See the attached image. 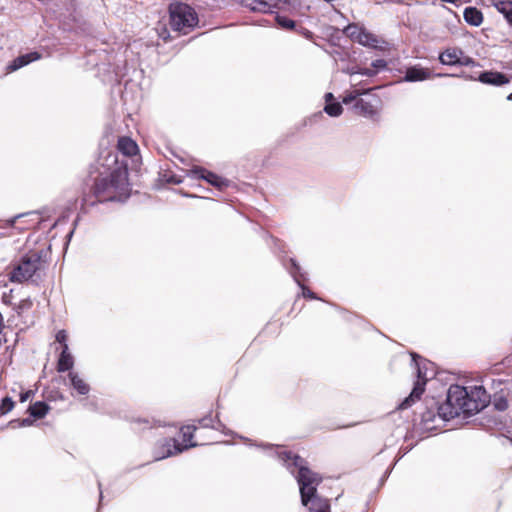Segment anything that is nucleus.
Returning a JSON list of instances; mask_svg holds the SVG:
<instances>
[{
    "mask_svg": "<svg viewBox=\"0 0 512 512\" xmlns=\"http://www.w3.org/2000/svg\"><path fill=\"white\" fill-rule=\"evenodd\" d=\"M275 455L287 469L295 475L299 484L301 502L308 507L309 512H330L328 499L317 494V486L322 478L307 467V462L291 451L278 448Z\"/></svg>",
    "mask_w": 512,
    "mask_h": 512,
    "instance_id": "f257e3e1",
    "label": "nucleus"
},
{
    "mask_svg": "<svg viewBox=\"0 0 512 512\" xmlns=\"http://www.w3.org/2000/svg\"><path fill=\"white\" fill-rule=\"evenodd\" d=\"M130 195L128 169L126 164L117 165L108 176L96 180L93 195H84L81 210L86 212L87 206L96 202L125 201Z\"/></svg>",
    "mask_w": 512,
    "mask_h": 512,
    "instance_id": "f03ea898",
    "label": "nucleus"
},
{
    "mask_svg": "<svg viewBox=\"0 0 512 512\" xmlns=\"http://www.w3.org/2000/svg\"><path fill=\"white\" fill-rule=\"evenodd\" d=\"M480 409L479 404L469 397L465 387L451 385L446 401L438 407V415L443 420H450L461 414L470 415Z\"/></svg>",
    "mask_w": 512,
    "mask_h": 512,
    "instance_id": "7ed1b4c3",
    "label": "nucleus"
},
{
    "mask_svg": "<svg viewBox=\"0 0 512 512\" xmlns=\"http://www.w3.org/2000/svg\"><path fill=\"white\" fill-rule=\"evenodd\" d=\"M412 360L415 362L417 370V380L414 384L413 390L408 397H406L398 406L399 409L404 410L411 407L418 401L425 391L426 383L429 379L435 376L434 365L432 362L421 359L419 362L416 360L419 357L417 354L412 353Z\"/></svg>",
    "mask_w": 512,
    "mask_h": 512,
    "instance_id": "20e7f679",
    "label": "nucleus"
},
{
    "mask_svg": "<svg viewBox=\"0 0 512 512\" xmlns=\"http://www.w3.org/2000/svg\"><path fill=\"white\" fill-rule=\"evenodd\" d=\"M170 25L173 30L187 34L198 23L195 10L188 4L173 2L169 6Z\"/></svg>",
    "mask_w": 512,
    "mask_h": 512,
    "instance_id": "39448f33",
    "label": "nucleus"
},
{
    "mask_svg": "<svg viewBox=\"0 0 512 512\" xmlns=\"http://www.w3.org/2000/svg\"><path fill=\"white\" fill-rule=\"evenodd\" d=\"M43 261L41 252L29 251L23 255L13 266L10 272V281L22 283L29 280L32 276L42 268Z\"/></svg>",
    "mask_w": 512,
    "mask_h": 512,
    "instance_id": "423d86ee",
    "label": "nucleus"
},
{
    "mask_svg": "<svg viewBox=\"0 0 512 512\" xmlns=\"http://www.w3.org/2000/svg\"><path fill=\"white\" fill-rule=\"evenodd\" d=\"M195 430L196 427L193 425L183 426L181 428V435L183 442H185V445L182 446L180 443L177 442L176 439H169L165 443V446L167 447V452L163 453L162 455L156 456L155 460L164 459L166 457L181 453L184 450H187L188 448L196 447L198 444L196 442H192L193 433Z\"/></svg>",
    "mask_w": 512,
    "mask_h": 512,
    "instance_id": "0eeeda50",
    "label": "nucleus"
},
{
    "mask_svg": "<svg viewBox=\"0 0 512 512\" xmlns=\"http://www.w3.org/2000/svg\"><path fill=\"white\" fill-rule=\"evenodd\" d=\"M438 77H443V76H452V77H462L466 80H476L475 77L473 76H469L465 73H462V74H437ZM477 80H479L480 82L484 83V84H489V85H494V86H502V85H505V84H508L510 82V79L503 73L501 72H496V71H485V72H482Z\"/></svg>",
    "mask_w": 512,
    "mask_h": 512,
    "instance_id": "6e6552de",
    "label": "nucleus"
},
{
    "mask_svg": "<svg viewBox=\"0 0 512 512\" xmlns=\"http://www.w3.org/2000/svg\"><path fill=\"white\" fill-rule=\"evenodd\" d=\"M288 0H240L243 7L253 12L276 13V9H282Z\"/></svg>",
    "mask_w": 512,
    "mask_h": 512,
    "instance_id": "1a4fd4ad",
    "label": "nucleus"
},
{
    "mask_svg": "<svg viewBox=\"0 0 512 512\" xmlns=\"http://www.w3.org/2000/svg\"><path fill=\"white\" fill-rule=\"evenodd\" d=\"M187 175L191 178L203 179L219 190L226 189L230 184L229 180H227L211 171H208L202 167L192 168L191 170L188 171Z\"/></svg>",
    "mask_w": 512,
    "mask_h": 512,
    "instance_id": "9d476101",
    "label": "nucleus"
},
{
    "mask_svg": "<svg viewBox=\"0 0 512 512\" xmlns=\"http://www.w3.org/2000/svg\"><path fill=\"white\" fill-rule=\"evenodd\" d=\"M290 267L288 268L291 276L294 278V280L297 282V284L302 288V294L305 298L310 299H316V295L307 287H305L302 284V281L304 280V275L301 273V268L297 264V262L294 259H290Z\"/></svg>",
    "mask_w": 512,
    "mask_h": 512,
    "instance_id": "9b49d317",
    "label": "nucleus"
},
{
    "mask_svg": "<svg viewBox=\"0 0 512 512\" xmlns=\"http://www.w3.org/2000/svg\"><path fill=\"white\" fill-rule=\"evenodd\" d=\"M373 101H376L375 96H372L371 99L359 98L354 104V109L365 117H372L377 113Z\"/></svg>",
    "mask_w": 512,
    "mask_h": 512,
    "instance_id": "f8f14e48",
    "label": "nucleus"
},
{
    "mask_svg": "<svg viewBox=\"0 0 512 512\" xmlns=\"http://www.w3.org/2000/svg\"><path fill=\"white\" fill-rule=\"evenodd\" d=\"M431 76L432 73L430 70L418 66H413L406 70L403 80L407 82H416L429 79Z\"/></svg>",
    "mask_w": 512,
    "mask_h": 512,
    "instance_id": "ddd939ff",
    "label": "nucleus"
},
{
    "mask_svg": "<svg viewBox=\"0 0 512 512\" xmlns=\"http://www.w3.org/2000/svg\"><path fill=\"white\" fill-rule=\"evenodd\" d=\"M487 5L494 6L506 21L512 26V1L509 0H485Z\"/></svg>",
    "mask_w": 512,
    "mask_h": 512,
    "instance_id": "4468645a",
    "label": "nucleus"
},
{
    "mask_svg": "<svg viewBox=\"0 0 512 512\" xmlns=\"http://www.w3.org/2000/svg\"><path fill=\"white\" fill-rule=\"evenodd\" d=\"M74 365V358L72 354L69 351L68 344H65L63 346V349L60 353L58 362H57V371L58 372H65L70 369H72Z\"/></svg>",
    "mask_w": 512,
    "mask_h": 512,
    "instance_id": "2eb2a0df",
    "label": "nucleus"
},
{
    "mask_svg": "<svg viewBox=\"0 0 512 512\" xmlns=\"http://www.w3.org/2000/svg\"><path fill=\"white\" fill-rule=\"evenodd\" d=\"M462 50L459 48H448L439 55V61L443 65L453 66L460 61Z\"/></svg>",
    "mask_w": 512,
    "mask_h": 512,
    "instance_id": "dca6fc26",
    "label": "nucleus"
},
{
    "mask_svg": "<svg viewBox=\"0 0 512 512\" xmlns=\"http://www.w3.org/2000/svg\"><path fill=\"white\" fill-rule=\"evenodd\" d=\"M118 150L124 156H133L138 152V145L129 137H121L117 144Z\"/></svg>",
    "mask_w": 512,
    "mask_h": 512,
    "instance_id": "f3484780",
    "label": "nucleus"
},
{
    "mask_svg": "<svg viewBox=\"0 0 512 512\" xmlns=\"http://www.w3.org/2000/svg\"><path fill=\"white\" fill-rule=\"evenodd\" d=\"M464 20L472 26H480L483 22V14L476 7H466L463 12Z\"/></svg>",
    "mask_w": 512,
    "mask_h": 512,
    "instance_id": "a211bd4d",
    "label": "nucleus"
},
{
    "mask_svg": "<svg viewBox=\"0 0 512 512\" xmlns=\"http://www.w3.org/2000/svg\"><path fill=\"white\" fill-rule=\"evenodd\" d=\"M40 55L37 52H31L25 55H21L13 60L12 63L9 64V71H16L17 69L39 59Z\"/></svg>",
    "mask_w": 512,
    "mask_h": 512,
    "instance_id": "6ab92c4d",
    "label": "nucleus"
},
{
    "mask_svg": "<svg viewBox=\"0 0 512 512\" xmlns=\"http://www.w3.org/2000/svg\"><path fill=\"white\" fill-rule=\"evenodd\" d=\"M69 378L73 388L81 395H86L90 391L89 385L79 377L75 372H69Z\"/></svg>",
    "mask_w": 512,
    "mask_h": 512,
    "instance_id": "aec40b11",
    "label": "nucleus"
},
{
    "mask_svg": "<svg viewBox=\"0 0 512 512\" xmlns=\"http://www.w3.org/2000/svg\"><path fill=\"white\" fill-rule=\"evenodd\" d=\"M354 42L368 47H376L378 44L377 38L365 28L360 32V35L357 36Z\"/></svg>",
    "mask_w": 512,
    "mask_h": 512,
    "instance_id": "412c9836",
    "label": "nucleus"
},
{
    "mask_svg": "<svg viewBox=\"0 0 512 512\" xmlns=\"http://www.w3.org/2000/svg\"><path fill=\"white\" fill-rule=\"evenodd\" d=\"M49 411V406L45 402H36L29 407V412L32 417L35 419H41L45 417V415Z\"/></svg>",
    "mask_w": 512,
    "mask_h": 512,
    "instance_id": "4be33fe9",
    "label": "nucleus"
},
{
    "mask_svg": "<svg viewBox=\"0 0 512 512\" xmlns=\"http://www.w3.org/2000/svg\"><path fill=\"white\" fill-rule=\"evenodd\" d=\"M363 29V26H360L357 23H351L344 28L343 33L352 41H355L357 36L360 35V32H362Z\"/></svg>",
    "mask_w": 512,
    "mask_h": 512,
    "instance_id": "5701e85b",
    "label": "nucleus"
},
{
    "mask_svg": "<svg viewBox=\"0 0 512 512\" xmlns=\"http://www.w3.org/2000/svg\"><path fill=\"white\" fill-rule=\"evenodd\" d=\"M324 111L332 117H337L341 115L343 108L340 103L334 102V103H327L324 107Z\"/></svg>",
    "mask_w": 512,
    "mask_h": 512,
    "instance_id": "b1692460",
    "label": "nucleus"
},
{
    "mask_svg": "<svg viewBox=\"0 0 512 512\" xmlns=\"http://www.w3.org/2000/svg\"><path fill=\"white\" fill-rule=\"evenodd\" d=\"M275 21L283 29L291 30L295 27V22L285 16H281V15L277 14L275 16Z\"/></svg>",
    "mask_w": 512,
    "mask_h": 512,
    "instance_id": "393cba45",
    "label": "nucleus"
},
{
    "mask_svg": "<svg viewBox=\"0 0 512 512\" xmlns=\"http://www.w3.org/2000/svg\"><path fill=\"white\" fill-rule=\"evenodd\" d=\"M367 91L366 90H360V89H355L354 91L346 94L343 98V103L344 104H350L352 103L353 101H357V99H359L358 97L360 95H363V94H366Z\"/></svg>",
    "mask_w": 512,
    "mask_h": 512,
    "instance_id": "a878e982",
    "label": "nucleus"
},
{
    "mask_svg": "<svg viewBox=\"0 0 512 512\" xmlns=\"http://www.w3.org/2000/svg\"><path fill=\"white\" fill-rule=\"evenodd\" d=\"M14 407V401L10 397H5L2 399L0 404V414L4 415L10 412Z\"/></svg>",
    "mask_w": 512,
    "mask_h": 512,
    "instance_id": "bb28decb",
    "label": "nucleus"
},
{
    "mask_svg": "<svg viewBox=\"0 0 512 512\" xmlns=\"http://www.w3.org/2000/svg\"><path fill=\"white\" fill-rule=\"evenodd\" d=\"M494 406L499 411H504L508 408V401L504 397H499L494 400Z\"/></svg>",
    "mask_w": 512,
    "mask_h": 512,
    "instance_id": "cd10ccee",
    "label": "nucleus"
},
{
    "mask_svg": "<svg viewBox=\"0 0 512 512\" xmlns=\"http://www.w3.org/2000/svg\"><path fill=\"white\" fill-rule=\"evenodd\" d=\"M459 59L460 61L458 62L457 65L469 66L475 64V61L471 57L465 55L463 51L461 52V56L459 57Z\"/></svg>",
    "mask_w": 512,
    "mask_h": 512,
    "instance_id": "c85d7f7f",
    "label": "nucleus"
},
{
    "mask_svg": "<svg viewBox=\"0 0 512 512\" xmlns=\"http://www.w3.org/2000/svg\"><path fill=\"white\" fill-rule=\"evenodd\" d=\"M56 341L62 345V347L67 344V333L65 330H60L56 334Z\"/></svg>",
    "mask_w": 512,
    "mask_h": 512,
    "instance_id": "c756f323",
    "label": "nucleus"
},
{
    "mask_svg": "<svg viewBox=\"0 0 512 512\" xmlns=\"http://www.w3.org/2000/svg\"><path fill=\"white\" fill-rule=\"evenodd\" d=\"M31 306H32V302L29 299L22 300L17 307V312L21 313V311H23V310L30 309Z\"/></svg>",
    "mask_w": 512,
    "mask_h": 512,
    "instance_id": "7c9ffc66",
    "label": "nucleus"
},
{
    "mask_svg": "<svg viewBox=\"0 0 512 512\" xmlns=\"http://www.w3.org/2000/svg\"><path fill=\"white\" fill-rule=\"evenodd\" d=\"M372 67L376 69H383L386 67V61L383 59H377L372 62Z\"/></svg>",
    "mask_w": 512,
    "mask_h": 512,
    "instance_id": "2f4dec72",
    "label": "nucleus"
},
{
    "mask_svg": "<svg viewBox=\"0 0 512 512\" xmlns=\"http://www.w3.org/2000/svg\"><path fill=\"white\" fill-rule=\"evenodd\" d=\"M200 425L203 426V427H213L214 428V425H212V419L211 418H203L199 421Z\"/></svg>",
    "mask_w": 512,
    "mask_h": 512,
    "instance_id": "473e14b6",
    "label": "nucleus"
},
{
    "mask_svg": "<svg viewBox=\"0 0 512 512\" xmlns=\"http://www.w3.org/2000/svg\"><path fill=\"white\" fill-rule=\"evenodd\" d=\"M358 74L365 75V76H373L375 74V71L372 69H361L359 70Z\"/></svg>",
    "mask_w": 512,
    "mask_h": 512,
    "instance_id": "72a5a7b5",
    "label": "nucleus"
},
{
    "mask_svg": "<svg viewBox=\"0 0 512 512\" xmlns=\"http://www.w3.org/2000/svg\"><path fill=\"white\" fill-rule=\"evenodd\" d=\"M33 395L32 391H26L20 395V401L25 402Z\"/></svg>",
    "mask_w": 512,
    "mask_h": 512,
    "instance_id": "f704fd0d",
    "label": "nucleus"
},
{
    "mask_svg": "<svg viewBox=\"0 0 512 512\" xmlns=\"http://www.w3.org/2000/svg\"><path fill=\"white\" fill-rule=\"evenodd\" d=\"M31 420L29 418L23 419L20 423L21 426H29L31 425Z\"/></svg>",
    "mask_w": 512,
    "mask_h": 512,
    "instance_id": "c9c22d12",
    "label": "nucleus"
},
{
    "mask_svg": "<svg viewBox=\"0 0 512 512\" xmlns=\"http://www.w3.org/2000/svg\"><path fill=\"white\" fill-rule=\"evenodd\" d=\"M333 94L332 93H326L325 95V100L327 103H330V101L333 99Z\"/></svg>",
    "mask_w": 512,
    "mask_h": 512,
    "instance_id": "e433bc0d",
    "label": "nucleus"
},
{
    "mask_svg": "<svg viewBox=\"0 0 512 512\" xmlns=\"http://www.w3.org/2000/svg\"><path fill=\"white\" fill-rule=\"evenodd\" d=\"M168 181H169V182H171V183H174V184H179V183H181V180H180V179H178V178H176V177H172V178H170Z\"/></svg>",
    "mask_w": 512,
    "mask_h": 512,
    "instance_id": "4c0bfd02",
    "label": "nucleus"
},
{
    "mask_svg": "<svg viewBox=\"0 0 512 512\" xmlns=\"http://www.w3.org/2000/svg\"><path fill=\"white\" fill-rule=\"evenodd\" d=\"M3 328H4V320H3L2 313L0 312V333L2 332Z\"/></svg>",
    "mask_w": 512,
    "mask_h": 512,
    "instance_id": "58836bf2",
    "label": "nucleus"
},
{
    "mask_svg": "<svg viewBox=\"0 0 512 512\" xmlns=\"http://www.w3.org/2000/svg\"><path fill=\"white\" fill-rule=\"evenodd\" d=\"M333 56H334L335 60H337V57H339V59H343L342 54L336 50L334 51Z\"/></svg>",
    "mask_w": 512,
    "mask_h": 512,
    "instance_id": "ea45409f",
    "label": "nucleus"
},
{
    "mask_svg": "<svg viewBox=\"0 0 512 512\" xmlns=\"http://www.w3.org/2000/svg\"><path fill=\"white\" fill-rule=\"evenodd\" d=\"M359 70H355L354 68H351V69H347L346 70V73L350 74V75H353V74H356L358 73Z\"/></svg>",
    "mask_w": 512,
    "mask_h": 512,
    "instance_id": "a19ab883",
    "label": "nucleus"
},
{
    "mask_svg": "<svg viewBox=\"0 0 512 512\" xmlns=\"http://www.w3.org/2000/svg\"><path fill=\"white\" fill-rule=\"evenodd\" d=\"M507 99H508L509 101H512V93L508 95Z\"/></svg>",
    "mask_w": 512,
    "mask_h": 512,
    "instance_id": "79ce46f5",
    "label": "nucleus"
},
{
    "mask_svg": "<svg viewBox=\"0 0 512 512\" xmlns=\"http://www.w3.org/2000/svg\"><path fill=\"white\" fill-rule=\"evenodd\" d=\"M21 216H16L14 219H13V222L16 221V219H19Z\"/></svg>",
    "mask_w": 512,
    "mask_h": 512,
    "instance_id": "37998d69",
    "label": "nucleus"
}]
</instances>
